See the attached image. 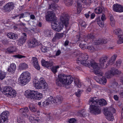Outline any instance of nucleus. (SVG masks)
<instances>
[{
  "label": "nucleus",
  "instance_id": "nucleus-1",
  "mask_svg": "<svg viewBox=\"0 0 123 123\" xmlns=\"http://www.w3.org/2000/svg\"><path fill=\"white\" fill-rule=\"evenodd\" d=\"M88 104L90 105V112L95 114H98L101 112L98 105L105 106L107 105V101L104 99L98 100L97 97H91L89 99Z\"/></svg>",
  "mask_w": 123,
  "mask_h": 123
},
{
  "label": "nucleus",
  "instance_id": "nucleus-2",
  "mask_svg": "<svg viewBox=\"0 0 123 123\" xmlns=\"http://www.w3.org/2000/svg\"><path fill=\"white\" fill-rule=\"evenodd\" d=\"M60 19L62 23L56 21L53 22L52 23V28L55 31H61L63 29L64 25L67 27L68 25L69 16L68 15L65 13L62 14Z\"/></svg>",
  "mask_w": 123,
  "mask_h": 123
},
{
  "label": "nucleus",
  "instance_id": "nucleus-3",
  "mask_svg": "<svg viewBox=\"0 0 123 123\" xmlns=\"http://www.w3.org/2000/svg\"><path fill=\"white\" fill-rule=\"evenodd\" d=\"M73 78L70 75L66 76L63 74H61L58 75L57 79L56 80V83L58 86H62V84L64 87L68 88L70 87L69 86L73 81Z\"/></svg>",
  "mask_w": 123,
  "mask_h": 123
},
{
  "label": "nucleus",
  "instance_id": "nucleus-4",
  "mask_svg": "<svg viewBox=\"0 0 123 123\" xmlns=\"http://www.w3.org/2000/svg\"><path fill=\"white\" fill-rule=\"evenodd\" d=\"M33 81L34 86L37 89H46L48 88V85L43 78H40L39 81L36 79L34 80Z\"/></svg>",
  "mask_w": 123,
  "mask_h": 123
},
{
  "label": "nucleus",
  "instance_id": "nucleus-5",
  "mask_svg": "<svg viewBox=\"0 0 123 123\" xmlns=\"http://www.w3.org/2000/svg\"><path fill=\"white\" fill-rule=\"evenodd\" d=\"M88 58V55L86 53L81 54L80 55L79 57L77 59V61L80 62V63L86 66L87 65L89 66V62L90 61L87 60Z\"/></svg>",
  "mask_w": 123,
  "mask_h": 123
},
{
  "label": "nucleus",
  "instance_id": "nucleus-6",
  "mask_svg": "<svg viewBox=\"0 0 123 123\" xmlns=\"http://www.w3.org/2000/svg\"><path fill=\"white\" fill-rule=\"evenodd\" d=\"M108 57L107 56H104L102 57L99 59V64L101 67L103 68H105L109 65L108 62L107 64L106 62L107 61Z\"/></svg>",
  "mask_w": 123,
  "mask_h": 123
},
{
  "label": "nucleus",
  "instance_id": "nucleus-7",
  "mask_svg": "<svg viewBox=\"0 0 123 123\" xmlns=\"http://www.w3.org/2000/svg\"><path fill=\"white\" fill-rule=\"evenodd\" d=\"M27 39V34L23 33L21 37L17 40V44L20 46H22Z\"/></svg>",
  "mask_w": 123,
  "mask_h": 123
},
{
  "label": "nucleus",
  "instance_id": "nucleus-8",
  "mask_svg": "<svg viewBox=\"0 0 123 123\" xmlns=\"http://www.w3.org/2000/svg\"><path fill=\"white\" fill-rule=\"evenodd\" d=\"M48 11L46 14L45 18L47 21H52L53 22L55 21V14L53 11Z\"/></svg>",
  "mask_w": 123,
  "mask_h": 123
},
{
  "label": "nucleus",
  "instance_id": "nucleus-9",
  "mask_svg": "<svg viewBox=\"0 0 123 123\" xmlns=\"http://www.w3.org/2000/svg\"><path fill=\"white\" fill-rule=\"evenodd\" d=\"M14 4L12 2H9L3 7V10L4 12H9L14 8Z\"/></svg>",
  "mask_w": 123,
  "mask_h": 123
},
{
  "label": "nucleus",
  "instance_id": "nucleus-10",
  "mask_svg": "<svg viewBox=\"0 0 123 123\" xmlns=\"http://www.w3.org/2000/svg\"><path fill=\"white\" fill-rule=\"evenodd\" d=\"M37 91L34 90H30L26 91L25 93V95L27 98L31 99H35Z\"/></svg>",
  "mask_w": 123,
  "mask_h": 123
},
{
  "label": "nucleus",
  "instance_id": "nucleus-11",
  "mask_svg": "<svg viewBox=\"0 0 123 123\" xmlns=\"http://www.w3.org/2000/svg\"><path fill=\"white\" fill-rule=\"evenodd\" d=\"M8 112H3L0 115V123H7L8 120Z\"/></svg>",
  "mask_w": 123,
  "mask_h": 123
},
{
  "label": "nucleus",
  "instance_id": "nucleus-12",
  "mask_svg": "<svg viewBox=\"0 0 123 123\" xmlns=\"http://www.w3.org/2000/svg\"><path fill=\"white\" fill-rule=\"evenodd\" d=\"M101 19L102 21L100 20V17H98L96 19L95 21L101 27H103L104 25V21L106 19L105 15L104 14H103L101 15Z\"/></svg>",
  "mask_w": 123,
  "mask_h": 123
},
{
  "label": "nucleus",
  "instance_id": "nucleus-13",
  "mask_svg": "<svg viewBox=\"0 0 123 123\" xmlns=\"http://www.w3.org/2000/svg\"><path fill=\"white\" fill-rule=\"evenodd\" d=\"M28 46L30 48L35 47L38 45V43L36 39L33 38L28 41L27 42Z\"/></svg>",
  "mask_w": 123,
  "mask_h": 123
},
{
  "label": "nucleus",
  "instance_id": "nucleus-14",
  "mask_svg": "<svg viewBox=\"0 0 123 123\" xmlns=\"http://www.w3.org/2000/svg\"><path fill=\"white\" fill-rule=\"evenodd\" d=\"M104 113L107 119L109 121L112 120L113 119V116L111 111L107 108H105L104 110Z\"/></svg>",
  "mask_w": 123,
  "mask_h": 123
},
{
  "label": "nucleus",
  "instance_id": "nucleus-15",
  "mask_svg": "<svg viewBox=\"0 0 123 123\" xmlns=\"http://www.w3.org/2000/svg\"><path fill=\"white\" fill-rule=\"evenodd\" d=\"M41 64L43 66L46 67L48 69H49L50 67L52 66L53 65V62L52 61H46L44 60H43L42 61Z\"/></svg>",
  "mask_w": 123,
  "mask_h": 123
},
{
  "label": "nucleus",
  "instance_id": "nucleus-16",
  "mask_svg": "<svg viewBox=\"0 0 123 123\" xmlns=\"http://www.w3.org/2000/svg\"><path fill=\"white\" fill-rule=\"evenodd\" d=\"M44 103L46 105H48L49 104L55 103V99L53 98L51 96L48 98L46 100L44 101Z\"/></svg>",
  "mask_w": 123,
  "mask_h": 123
},
{
  "label": "nucleus",
  "instance_id": "nucleus-17",
  "mask_svg": "<svg viewBox=\"0 0 123 123\" xmlns=\"http://www.w3.org/2000/svg\"><path fill=\"white\" fill-rule=\"evenodd\" d=\"M107 42L106 39L100 38L97 39L94 41V43L96 45L105 44Z\"/></svg>",
  "mask_w": 123,
  "mask_h": 123
},
{
  "label": "nucleus",
  "instance_id": "nucleus-18",
  "mask_svg": "<svg viewBox=\"0 0 123 123\" xmlns=\"http://www.w3.org/2000/svg\"><path fill=\"white\" fill-rule=\"evenodd\" d=\"M32 61L34 67L37 70H39L40 67L39 65L37 59L36 57H33L32 59Z\"/></svg>",
  "mask_w": 123,
  "mask_h": 123
},
{
  "label": "nucleus",
  "instance_id": "nucleus-19",
  "mask_svg": "<svg viewBox=\"0 0 123 123\" xmlns=\"http://www.w3.org/2000/svg\"><path fill=\"white\" fill-rule=\"evenodd\" d=\"M89 66L87 65V67H90V66L92 67L94 70L98 69L99 68L98 65L97 63L95 62L92 60H91L89 62Z\"/></svg>",
  "mask_w": 123,
  "mask_h": 123
},
{
  "label": "nucleus",
  "instance_id": "nucleus-20",
  "mask_svg": "<svg viewBox=\"0 0 123 123\" xmlns=\"http://www.w3.org/2000/svg\"><path fill=\"white\" fill-rule=\"evenodd\" d=\"M16 69V66L14 63L11 64L8 67L7 71L12 73H14Z\"/></svg>",
  "mask_w": 123,
  "mask_h": 123
},
{
  "label": "nucleus",
  "instance_id": "nucleus-21",
  "mask_svg": "<svg viewBox=\"0 0 123 123\" xmlns=\"http://www.w3.org/2000/svg\"><path fill=\"white\" fill-rule=\"evenodd\" d=\"M30 79L28 78L25 77L22 75H21L20 77L19 78V80L22 84L27 83L30 81Z\"/></svg>",
  "mask_w": 123,
  "mask_h": 123
},
{
  "label": "nucleus",
  "instance_id": "nucleus-22",
  "mask_svg": "<svg viewBox=\"0 0 123 123\" xmlns=\"http://www.w3.org/2000/svg\"><path fill=\"white\" fill-rule=\"evenodd\" d=\"M28 68V66L27 64L25 63H21L19 65V69L20 70H24Z\"/></svg>",
  "mask_w": 123,
  "mask_h": 123
},
{
  "label": "nucleus",
  "instance_id": "nucleus-23",
  "mask_svg": "<svg viewBox=\"0 0 123 123\" xmlns=\"http://www.w3.org/2000/svg\"><path fill=\"white\" fill-rule=\"evenodd\" d=\"M105 11V8L102 7H98L95 9V12L97 14H99Z\"/></svg>",
  "mask_w": 123,
  "mask_h": 123
},
{
  "label": "nucleus",
  "instance_id": "nucleus-24",
  "mask_svg": "<svg viewBox=\"0 0 123 123\" xmlns=\"http://www.w3.org/2000/svg\"><path fill=\"white\" fill-rule=\"evenodd\" d=\"M7 37L11 39L15 40L18 37V36L12 32H9L7 34Z\"/></svg>",
  "mask_w": 123,
  "mask_h": 123
},
{
  "label": "nucleus",
  "instance_id": "nucleus-25",
  "mask_svg": "<svg viewBox=\"0 0 123 123\" xmlns=\"http://www.w3.org/2000/svg\"><path fill=\"white\" fill-rule=\"evenodd\" d=\"M110 71L113 75L115 74H119L121 73V71H119L115 68H111Z\"/></svg>",
  "mask_w": 123,
  "mask_h": 123
},
{
  "label": "nucleus",
  "instance_id": "nucleus-26",
  "mask_svg": "<svg viewBox=\"0 0 123 123\" xmlns=\"http://www.w3.org/2000/svg\"><path fill=\"white\" fill-rule=\"evenodd\" d=\"M9 94H7V96H10L11 97H15L16 96V92L15 90L12 88V90L11 91H9L8 92Z\"/></svg>",
  "mask_w": 123,
  "mask_h": 123
},
{
  "label": "nucleus",
  "instance_id": "nucleus-27",
  "mask_svg": "<svg viewBox=\"0 0 123 123\" xmlns=\"http://www.w3.org/2000/svg\"><path fill=\"white\" fill-rule=\"evenodd\" d=\"M77 14H79L81 11V8L82 4L80 2V0H78L77 1Z\"/></svg>",
  "mask_w": 123,
  "mask_h": 123
},
{
  "label": "nucleus",
  "instance_id": "nucleus-28",
  "mask_svg": "<svg viewBox=\"0 0 123 123\" xmlns=\"http://www.w3.org/2000/svg\"><path fill=\"white\" fill-rule=\"evenodd\" d=\"M114 33L118 36V37L122 36L123 33L122 30L120 28L115 29L114 31Z\"/></svg>",
  "mask_w": 123,
  "mask_h": 123
},
{
  "label": "nucleus",
  "instance_id": "nucleus-29",
  "mask_svg": "<svg viewBox=\"0 0 123 123\" xmlns=\"http://www.w3.org/2000/svg\"><path fill=\"white\" fill-rule=\"evenodd\" d=\"M63 100V98L61 96H58L55 99V103L58 105L60 104L62 102Z\"/></svg>",
  "mask_w": 123,
  "mask_h": 123
},
{
  "label": "nucleus",
  "instance_id": "nucleus-30",
  "mask_svg": "<svg viewBox=\"0 0 123 123\" xmlns=\"http://www.w3.org/2000/svg\"><path fill=\"white\" fill-rule=\"evenodd\" d=\"M12 90V88L10 87H5L3 89V90L2 91L3 93L6 95H7L9 94L8 92L9 91H11Z\"/></svg>",
  "mask_w": 123,
  "mask_h": 123
},
{
  "label": "nucleus",
  "instance_id": "nucleus-31",
  "mask_svg": "<svg viewBox=\"0 0 123 123\" xmlns=\"http://www.w3.org/2000/svg\"><path fill=\"white\" fill-rule=\"evenodd\" d=\"M16 47L14 46H10L7 49V52L9 53H12L16 51Z\"/></svg>",
  "mask_w": 123,
  "mask_h": 123
},
{
  "label": "nucleus",
  "instance_id": "nucleus-32",
  "mask_svg": "<svg viewBox=\"0 0 123 123\" xmlns=\"http://www.w3.org/2000/svg\"><path fill=\"white\" fill-rule=\"evenodd\" d=\"M117 57V55H113L111 58L109 62H108L109 64L112 65L115 61Z\"/></svg>",
  "mask_w": 123,
  "mask_h": 123
},
{
  "label": "nucleus",
  "instance_id": "nucleus-33",
  "mask_svg": "<svg viewBox=\"0 0 123 123\" xmlns=\"http://www.w3.org/2000/svg\"><path fill=\"white\" fill-rule=\"evenodd\" d=\"M107 82V80L104 77H102V78H99V80L98 82L100 84H105Z\"/></svg>",
  "mask_w": 123,
  "mask_h": 123
},
{
  "label": "nucleus",
  "instance_id": "nucleus-34",
  "mask_svg": "<svg viewBox=\"0 0 123 123\" xmlns=\"http://www.w3.org/2000/svg\"><path fill=\"white\" fill-rule=\"evenodd\" d=\"M35 98V100H40L43 98V94L42 93L37 92Z\"/></svg>",
  "mask_w": 123,
  "mask_h": 123
},
{
  "label": "nucleus",
  "instance_id": "nucleus-35",
  "mask_svg": "<svg viewBox=\"0 0 123 123\" xmlns=\"http://www.w3.org/2000/svg\"><path fill=\"white\" fill-rule=\"evenodd\" d=\"M50 67H49V69H51V71L54 73L55 74L57 72V69L59 68V66H55Z\"/></svg>",
  "mask_w": 123,
  "mask_h": 123
},
{
  "label": "nucleus",
  "instance_id": "nucleus-36",
  "mask_svg": "<svg viewBox=\"0 0 123 123\" xmlns=\"http://www.w3.org/2000/svg\"><path fill=\"white\" fill-rule=\"evenodd\" d=\"M41 49V51L44 53L47 52L51 49L50 47L44 46H42Z\"/></svg>",
  "mask_w": 123,
  "mask_h": 123
},
{
  "label": "nucleus",
  "instance_id": "nucleus-37",
  "mask_svg": "<svg viewBox=\"0 0 123 123\" xmlns=\"http://www.w3.org/2000/svg\"><path fill=\"white\" fill-rule=\"evenodd\" d=\"M64 3L67 6H71L73 3L72 0H64Z\"/></svg>",
  "mask_w": 123,
  "mask_h": 123
},
{
  "label": "nucleus",
  "instance_id": "nucleus-38",
  "mask_svg": "<svg viewBox=\"0 0 123 123\" xmlns=\"http://www.w3.org/2000/svg\"><path fill=\"white\" fill-rule=\"evenodd\" d=\"M29 108L30 110L32 112H35L37 111V108L32 104H30L29 106Z\"/></svg>",
  "mask_w": 123,
  "mask_h": 123
},
{
  "label": "nucleus",
  "instance_id": "nucleus-39",
  "mask_svg": "<svg viewBox=\"0 0 123 123\" xmlns=\"http://www.w3.org/2000/svg\"><path fill=\"white\" fill-rule=\"evenodd\" d=\"M21 75L25 77L28 78L30 79V73L27 71L24 72L22 73Z\"/></svg>",
  "mask_w": 123,
  "mask_h": 123
},
{
  "label": "nucleus",
  "instance_id": "nucleus-40",
  "mask_svg": "<svg viewBox=\"0 0 123 123\" xmlns=\"http://www.w3.org/2000/svg\"><path fill=\"white\" fill-rule=\"evenodd\" d=\"M44 33L45 36L48 37H51L52 33L51 31L48 30H46L44 31Z\"/></svg>",
  "mask_w": 123,
  "mask_h": 123
},
{
  "label": "nucleus",
  "instance_id": "nucleus-41",
  "mask_svg": "<svg viewBox=\"0 0 123 123\" xmlns=\"http://www.w3.org/2000/svg\"><path fill=\"white\" fill-rule=\"evenodd\" d=\"M78 115L81 117H84L85 114V111L84 110H81L79 111L77 113Z\"/></svg>",
  "mask_w": 123,
  "mask_h": 123
},
{
  "label": "nucleus",
  "instance_id": "nucleus-42",
  "mask_svg": "<svg viewBox=\"0 0 123 123\" xmlns=\"http://www.w3.org/2000/svg\"><path fill=\"white\" fill-rule=\"evenodd\" d=\"M28 108L27 107H25L21 109L20 110L19 112L23 113H26L28 112Z\"/></svg>",
  "mask_w": 123,
  "mask_h": 123
},
{
  "label": "nucleus",
  "instance_id": "nucleus-43",
  "mask_svg": "<svg viewBox=\"0 0 123 123\" xmlns=\"http://www.w3.org/2000/svg\"><path fill=\"white\" fill-rule=\"evenodd\" d=\"M93 72L95 74L98 76H102V72L99 70L96 69Z\"/></svg>",
  "mask_w": 123,
  "mask_h": 123
},
{
  "label": "nucleus",
  "instance_id": "nucleus-44",
  "mask_svg": "<svg viewBox=\"0 0 123 123\" xmlns=\"http://www.w3.org/2000/svg\"><path fill=\"white\" fill-rule=\"evenodd\" d=\"M120 5L117 4H114L113 6V10L116 12H118L119 9V8H120Z\"/></svg>",
  "mask_w": 123,
  "mask_h": 123
},
{
  "label": "nucleus",
  "instance_id": "nucleus-45",
  "mask_svg": "<svg viewBox=\"0 0 123 123\" xmlns=\"http://www.w3.org/2000/svg\"><path fill=\"white\" fill-rule=\"evenodd\" d=\"M58 7L57 5L55 3L52 4L51 5H49V9L52 8L54 9L55 10L57 9V8Z\"/></svg>",
  "mask_w": 123,
  "mask_h": 123
},
{
  "label": "nucleus",
  "instance_id": "nucleus-46",
  "mask_svg": "<svg viewBox=\"0 0 123 123\" xmlns=\"http://www.w3.org/2000/svg\"><path fill=\"white\" fill-rule=\"evenodd\" d=\"M113 75L110 71L106 72L105 74V76L107 79H109L111 78Z\"/></svg>",
  "mask_w": 123,
  "mask_h": 123
},
{
  "label": "nucleus",
  "instance_id": "nucleus-47",
  "mask_svg": "<svg viewBox=\"0 0 123 123\" xmlns=\"http://www.w3.org/2000/svg\"><path fill=\"white\" fill-rule=\"evenodd\" d=\"M63 33H56L55 34V37H57L58 39H60L63 37Z\"/></svg>",
  "mask_w": 123,
  "mask_h": 123
},
{
  "label": "nucleus",
  "instance_id": "nucleus-48",
  "mask_svg": "<svg viewBox=\"0 0 123 123\" xmlns=\"http://www.w3.org/2000/svg\"><path fill=\"white\" fill-rule=\"evenodd\" d=\"M79 23L82 26L85 27L86 26V22L82 20H79Z\"/></svg>",
  "mask_w": 123,
  "mask_h": 123
},
{
  "label": "nucleus",
  "instance_id": "nucleus-49",
  "mask_svg": "<svg viewBox=\"0 0 123 123\" xmlns=\"http://www.w3.org/2000/svg\"><path fill=\"white\" fill-rule=\"evenodd\" d=\"M13 56L15 57V58L18 59H21L22 58H25L26 57L25 56L19 54H18L16 55H14Z\"/></svg>",
  "mask_w": 123,
  "mask_h": 123
},
{
  "label": "nucleus",
  "instance_id": "nucleus-50",
  "mask_svg": "<svg viewBox=\"0 0 123 123\" xmlns=\"http://www.w3.org/2000/svg\"><path fill=\"white\" fill-rule=\"evenodd\" d=\"M87 49H88L90 52H93L95 51V49L92 46H87Z\"/></svg>",
  "mask_w": 123,
  "mask_h": 123
},
{
  "label": "nucleus",
  "instance_id": "nucleus-51",
  "mask_svg": "<svg viewBox=\"0 0 123 123\" xmlns=\"http://www.w3.org/2000/svg\"><path fill=\"white\" fill-rule=\"evenodd\" d=\"M6 74L3 72L0 71V79L1 80H2L5 77Z\"/></svg>",
  "mask_w": 123,
  "mask_h": 123
},
{
  "label": "nucleus",
  "instance_id": "nucleus-52",
  "mask_svg": "<svg viewBox=\"0 0 123 123\" xmlns=\"http://www.w3.org/2000/svg\"><path fill=\"white\" fill-rule=\"evenodd\" d=\"M121 63L122 61L120 60H119L116 61V65L117 67L119 68L121 66Z\"/></svg>",
  "mask_w": 123,
  "mask_h": 123
},
{
  "label": "nucleus",
  "instance_id": "nucleus-53",
  "mask_svg": "<svg viewBox=\"0 0 123 123\" xmlns=\"http://www.w3.org/2000/svg\"><path fill=\"white\" fill-rule=\"evenodd\" d=\"M94 36L92 34H88L86 38L87 39H92L94 38Z\"/></svg>",
  "mask_w": 123,
  "mask_h": 123
},
{
  "label": "nucleus",
  "instance_id": "nucleus-54",
  "mask_svg": "<svg viewBox=\"0 0 123 123\" xmlns=\"http://www.w3.org/2000/svg\"><path fill=\"white\" fill-rule=\"evenodd\" d=\"M75 84L79 88H80L81 86V84L80 82L79 81H74Z\"/></svg>",
  "mask_w": 123,
  "mask_h": 123
},
{
  "label": "nucleus",
  "instance_id": "nucleus-55",
  "mask_svg": "<svg viewBox=\"0 0 123 123\" xmlns=\"http://www.w3.org/2000/svg\"><path fill=\"white\" fill-rule=\"evenodd\" d=\"M80 90H78L77 92H76L75 93V94L76 96L78 97H79L80 96L81 92Z\"/></svg>",
  "mask_w": 123,
  "mask_h": 123
},
{
  "label": "nucleus",
  "instance_id": "nucleus-56",
  "mask_svg": "<svg viewBox=\"0 0 123 123\" xmlns=\"http://www.w3.org/2000/svg\"><path fill=\"white\" fill-rule=\"evenodd\" d=\"M119 39L117 41V43L118 44H120L123 43V37L121 38L120 36L119 37Z\"/></svg>",
  "mask_w": 123,
  "mask_h": 123
},
{
  "label": "nucleus",
  "instance_id": "nucleus-57",
  "mask_svg": "<svg viewBox=\"0 0 123 123\" xmlns=\"http://www.w3.org/2000/svg\"><path fill=\"white\" fill-rule=\"evenodd\" d=\"M79 46L81 49H86V47L85 46V44H84L80 43L79 44Z\"/></svg>",
  "mask_w": 123,
  "mask_h": 123
},
{
  "label": "nucleus",
  "instance_id": "nucleus-58",
  "mask_svg": "<svg viewBox=\"0 0 123 123\" xmlns=\"http://www.w3.org/2000/svg\"><path fill=\"white\" fill-rule=\"evenodd\" d=\"M76 120L74 118H72L70 119L69 121V123H75Z\"/></svg>",
  "mask_w": 123,
  "mask_h": 123
},
{
  "label": "nucleus",
  "instance_id": "nucleus-59",
  "mask_svg": "<svg viewBox=\"0 0 123 123\" xmlns=\"http://www.w3.org/2000/svg\"><path fill=\"white\" fill-rule=\"evenodd\" d=\"M23 119V118L21 117H17V121L18 123H20V121Z\"/></svg>",
  "mask_w": 123,
  "mask_h": 123
},
{
  "label": "nucleus",
  "instance_id": "nucleus-60",
  "mask_svg": "<svg viewBox=\"0 0 123 123\" xmlns=\"http://www.w3.org/2000/svg\"><path fill=\"white\" fill-rule=\"evenodd\" d=\"M119 9L118 12H123V7H122L121 5H120V8H119Z\"/></svg>",
  "mask_w": 123,
  "mask_h": 123
},
{
  "label": "nucleus",
  "instance_id": "nucleus-61",
  "mask_svg": "<svg viewBox=\"0 0 123 123\" xmlns=\"http://www.w3.org/2000/svg\"><path fill=\"white\" fill-rule=\"evenodd\" d=\"M91 12L90 11H89L88 13L85 14V15L86 17L88 18L89 17L91 13Z\"/></svg>",
  "mask_w": 123,
  "mask_h": 123
},
{
  "label": "nucleus",
  "instance_id": "nucleus-62",
  "mask_svg": "<svg viewBox=\"0 0 123 123\" xmlns=\"http://www.w3.org/2000/svg\"><path fill=\"white\" fill-rule=\"evenodd\" d=\"M115 22L114 20L111 21L110 25L112 27H114L115 25Z\"/></svg>",
  "mask_w": 123,
  "mask_h": 123
},
{
  "label": "nucleus",
  "instance_id": "nucleus-63",
  "mask_svg": "<svg viewBox=\"0 0 123 123\" xmlns=\"http://www.w3.org/2000/svg\"><path fill=\"white\" fill-rule=\"evenodd\" d=\"M46 117L47 120L49 121L50 120V119L52 118V117L49 115L48 114Z\"/></svg>",
  "mask_w": 123,
  "mask_h": 123
},
{
  "label": "nucleus",
  "instance_id": "nucleus-64",
  "mask_svg": "<svg viewBox=\"0 0 123 123\" xmlns=\"http://www.w3.org/2000/svg\"><path fill=\"white\" fill-rule=\"evenodd\" d=\"M69 42L68 40H66V41L64 42V45L66 47L68 45V44L69 43Z\"/></svg>",
  "mask_w": 123,
  "mask_h": 123
}]
</instances>
